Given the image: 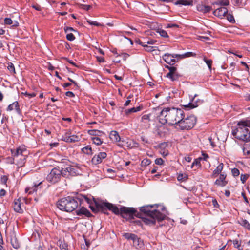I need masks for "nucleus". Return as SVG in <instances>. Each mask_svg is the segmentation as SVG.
Listing matches in <instances>:
<instances>
[{
    "instance_id": "28",
    "label": "nucleus",
    "mask_w": 250,
    "mask_h": 250,
    "mask_svg": "<svg viewBox=\"0 0 250 250\" xmlns=\"http://www.w3.org/2000/svg\"><path fill=\"white\" fill-rule=\"evenodd\" d=\"M82 151L83 153L86 154L87 155H90L92 154V148L89 146H86L83 147L82 149Z\"/></svg>"
},
{
    "instance_id": "14",
    "label": "nucleus",
    "mask_w": 250,
    "mask_h": 250,
    "mask_svg": "<svg viewBox=\"0 0 250 250\" xmlns=\"http://www.w3.org/2000/svg\"><path fill=\"white\" fill-rule=\"evenodd\" d=\"M228 13V9L224 7H219L213 11V14L219 18H223Z\"/></svg>"
},
{
    "instance_id": "19",
    "label": "nucleus",
    "mask_w": 250,
    "mask_h": 250,
    "mask_svg": "<svg viewBox=\"0 0 250 250\" xmlns=\"http://www.w3.org/2000/svg\"><path fill=\"white\" fill-rule=\"evenodd\" d=\"M14 109H15L17 112L19 113L21 111L20 109L19 108V103L17 101L14 102L12 104L9 105L8 107L7 108V111H11L13 110Z\"/></svg>"
},
{
    "instance_id": "7",
    "label": "nucleus",
    "mask_w": 250,
    "mask_h": 250,
    "mask_svg": "<svg viewBox=\"0 0 250 250\" xmlns=\"http://www.w3.org/2000/svg\"><path fill=\"white\" fill-rule=\"evenodd\" d=\"M61 178V169L59 167L54 168L47 175L46 180L52 183H56L60 181Z\"/></svg>"
},
{
    "instance_id": "23",
    "label": "nucleus",
    "mask_w": 250,
    "mask_h": 250,
    "mask_svg": "<svg viewBox=\"0 0 250 250\" xmlns=\"http://www.w3.org/2000/svg\"><path fill=\"white\" fill-rule=\"evenodd\" d=\"M242 149L245 155H249L250 154V140L245 143Z\"/></svg>"
},
{
    "instance_id": "4",
    "label": "nucleus",
    "mask_w": 250,
    "mask_h": 250,
    "mask_svg": "<svg viewBox=\"0 0 250 250\" xmlns=\"http://www.w3.org/2000/svg\"><path fill=\"white\" fill-rule=\"evenodd\" d=\"M232 135L237 139L247 141L250 138V120H242L237 124V127L232 130Z\"/></svg>"
},
{
    "instance_id": "41",
    "label": "nucleus",
    "mask_w": 250,
    "mask_h": 250,
    "mask_svg": "<svg viewBox=\"0 0 250 250\" xmlns=\"http://www.w3.org/2000/svg\"><path fill=\"white\" fill-rule=\"evenodd\" d=\"M151 163V160L148 159H144L141 162L142 166H146Z\"/></svg>"
},
{
    "instance_id": "40",
    "label": "nucleus",
    "mask_w": 250,
    "mask_h": 250,
    "mask_svg": "<svg viewBox=\"0 0 250 250\" xmlns=\"http://www.w3.org/2000/svg\"><path fill=\"white\" fill-rule=\"evenodd\" d=\"M66 39L70 41H73L75 39L74 35L72 33H66Z\"/></svg>"
},
{
    "instance_id": "24",
    "label": "nucleus",
    "mask_w": 250,
    "mask_h": 250,
    "mask_svg": "<svg viewBox=\"0 0 250 250\" xmlns=\"http://www.w3.org/2000/svg\"><path fill=\"white\" fill-rule=\"evenodd\" d=\"M66 170L69 174V176H75L78 173V169L73 166H68L66 167Z\"/></svg>"
},
{
    "instance_id": "58",
    "label": "nucleus",
    "mask_w": 250,
    "mask_h": 250,
    "mask_svg": "<svg viewBox=\"0 0 250 250\" xmlns=\"http://www.w3.org/2000/svg\"><path fill=\"white\" fill-rule=\"evenodd\" d=\"M32 7L35 9L37 11H41V7L39 5H33L32 6Z\"/></svg>"
},
{
    "instance_id": "46",
    "label": "nucleus",
    "mask_w": 250,
    "mask_h": 250,
    "mask_svg": "<svg viewBox=\"0 0 250 250\" xmlns=\"http://www.w3.org/2000/svg\"><path fill=\"white\" fill-rule=\"evenodd\" d=\"M143 46H144L145 48V50L146 51L152 52L153 50H154V49H153L154 47L149 46H148L146 44L143 45Z\"/></svg>"
},
{
    "instance_id": "62",
    "label": "nucleus",
    "mask_w": 250,
    "mask_h": 250,
    "mask_svg": "<svg viewBox=\"0 0 250 250\" xmlns=\"http://www.w3.org/2000/svg\"><path fill=\"white\" fill-rule=\"evenodd\" d=\"M91 7V6L89 5H84L83 6V8L84 9V10H88L90 9V8Z\"/></svg>"
},
{
    "instance_id": "6",
    "label": "nucleus",
    "mask_w": 250,
    "mask_h": 250,
    "mask_svg": "<svg viewBox=\"0 0 250 250\" xmlns=\"http://www.w3.org/2000/svg\"><path fill=\"white\" fill-rule=\"evenodd\" d=\"M196 123V118L194 115H190L186 118H184V115L178 123L175 128L177 129L189 130L192 128Z\"/></svg>"
},
{
    "instance_id": "64",
    "label": "nucleus",
    "mask_w": 250,
    "mask_h": 250,
    "mask_svg": "<svg viewBox=\"0 0 250 250\" xmlns=\"http://www.w3.org/2000/svg\"><path fill=\"white\" fill-rule=\"evenodd\" d=\"M185 160L188 162H190L191 161V158L189 156H186L185 157Z\"/></svg>"
},
{
    "instance_id": "37",
    "label": "nucleus",
    "mask_w": 250,
    "mask_h": 250,
    "mask_svg": "<svg viewBox=\"0 0 250 250\" xmlns=\"http://www.w3.org/2000/svg\"><path fill=\"white\" fill-rule=\"evenodd\" d=\"M61 176H62L63 177H67L69 176V174L66 170V167L64 168H62L61 169Z\"/></svg>"
},
{
    "instance_id": "47",
    "label": "nucleus",
    "mask_w": 250,
    "mask_h": 250,
    "mask_svg": "<svg viewBox=\"0 0 250 250\" xmlns=\"http://www.w3.org/2000/svg\"><path fill=\"white\" fill-rule=\"evenodd\" d=\"M141 242H142L140 238H139L137 236L136 240H135L134 239H133V243L134 245H138V246H139L140 245H141L142 244H141Z\"/></svg>"
},
{
    "instance_id": "38",
    "label": "nucleus",
    "mask_w": 250,
    "mask_h": 250,
    "mask_svg": "<svg viewBox=\"0 0 250 250\" xmlns=\"http://www.w3.org/2000/svg\"><path fill=\"white\" fill-rule=\"evenodd\" d=\"M157 32L162 36L163 37H168L167 34V32L163 30V29H158L157 31Z\"/></svg>"
},
{
    "instance_id": "55",
    "label": "nucleus",
    "mask_w": 250,
    "mask_h": 250,
    "mask_svg": "<svg viewBox=\"0 0 250 250\" xmlns=\"http://www.w3.org/2000/svg\"><path fill=\"white\" fill-rule=\"evenodd\" d=\"M150 115L148 114H145L143 115L142 117V120H149Z\"/></svg>"
},
{
    "instance_id": "32",
    "label": "nucleus",
    "mask_w": 250,
    "mask_h": 250,
    "mask_svg": "<svg viewBox=\"0 0 250 250\" xmlns=\"http://www.w3.org/2000/svg\"><path fill=\"white\" fill-rule=\"evenodd\" d=\"M11 243L13 247L16 249H18L20 247V244L17 240V239L14 238L11 239Z\"/></svg>"
},
{
    "instance_id": "33",
    "label": "nucleus",
    "mask_w": 250,
    "mask_h": 250,
    "mask_svg": "<svg viewBox=\"0 0 250 250\" xmlns=\"http://www.w3.org/2000/svg\"><path fill=\"white\" fill-rule=\"evenodd\" d=\"M7 69L11 74L15 73V69L14 64L11 62H8L7 63Z\"/></svg>"
},
{
    "instance_id": "54",
    "label": "nucleus",
    "mask_w": 250,
    "mask_h": 250,
    "mask_svg": "<svg viewBox=\"0 0 250 250\" xmlns=\"http://www.w3.org/2000/svg\"><path fill=\"white\" fill-rule=\"evenodd\" d=\"M247 179V176L245 175H241V181L242 183H244Z\"/></svg>"
},
{
    "instance_id": "44",
    "label": "nucleus",
    "mask_w": 250,
    "mask_h": 250,
    "mask_svg": "<svg viewBox=\"0 0 250 250\" xmlns=\"http://www.w3.org/2000/svg\"><path fill=\"white\" fill-rule=\"evenodd\" d=\"M87 21L90 25H95V26H99L101 25V24L100 23H99V22H98L97 21H91V20H87Z\"/></svg>"
},
{
    "instance_id": "2",
    "label": "nucleus",
    "mask_w": 250,
    "mask_h": 250,
    "mask_svg": "<svg viewBox=\"0 0 250 250\" xmlns=\"http://www.w3.org/2000/svg\"><path fill=\"white\" fill-rule=\"evenodd\" d=\"M184 112L181 109L167 108L163 109L159 116V122L163 125L168 124L177 126L178 123L182 119Z\"/></svg>"
},
{
    "instance_id": "3",
    "label": "nucleus",
    "mask_w": 250,
    "mask_h": 250,
    "mask_svg": "<svg viewBox=\"0 0 250 250\" xmlns=\"http://www.w3.org/2000/svg\"><path fill=\"white\" fill-rule=\"evenodd\" d=\"M95 204L98 210L101 209L104 211L105 208H107L115 214H120L122 217L126 219H132L136 212L134 208L122 207L119 209L117 206L108 202H95Z\"/></svg>"
},
{
    "instance_id": "51",
    "label": "nucleus",
    "mask_w": 250,
    "mask_h": 250,
    "mask_svg": "<svg viewBox=\"0 0 250 250\" xmlns=\"http://www.w3.org/2000/svg\"><path fill=\"white\" fill-rule=\"evenodd\" d=\"M163 160L161 158H157L155 161V164L159 165H162L163 164Z\"/></svg>"
},
{
    "instance_id": "56",
    "label": "nucleus",
    "mask_w": 250,
    "mask_h": 250,
    "mask_svg": "<svg viewBox=\"0 0 250 250\" xmlns=\"http://www.w3.org/2000/svg\"><path fill=\"white\" fill-rule=\"evenodd\" d=\"M66 96L69 97H74V94L71 91H67L65 93Z\"/></svg>"
},
{
    "instance_id": "11",
    "label": "nucleus",
    "mask_w": 250,
    "mask_h": 250,
    "mask_svg": "<svg viewBox=\"0 0 250 250\" xmlns=\"http://www.w3.org/2000/svg\"><path fill=\"white\" fill-rule=\"evenodd\" d=\"M196 96V95H195L194 97L192 98L191 100L188 104L183 105V106L186 108L192 109L202 104L203 102V100L200 99H195Z\"/></svg>"
},
{
    "instance_id": "29",
    "label": "nucleus",
    "mask_w": 250,
    "mask_h": 250,
    "mask_svg": "<svg viewBox=\"0 0 250 250\" xmlns=\"http://www.w3.org/2000/svg\"><path fill=\"white\" fill-rule=\"evenodd\" d=\"M124 236L128 240H133L134 239L135 240H136L137 239V235L134 234L132 233H126L124 234Z\"/></svg>"
},
{
    "instance_id": "26",
    "label": "nucleus",
    "mask_w": 250,
    "mask_h": 250,
    "mask_svg": "<svg viewBox=\"0 0 250 250\" xmlns=\"http://www.w3.org/2000/svg\"><path fill=\"white\" fill-rule=\"evenodd\" d=\"M239 223L246 228L247 230L250 231V224L246 219H241L238 221Z\"/></svg>"
},
{
    "instance_id": "49",
    "label": "nucleus",
    "mask_w": 250,
    "mask_h": 250,
    "mask_svg": "<svg viewBox=\"0 0 250 250\" xmlns=\"http://www.w3.org/2000/svg\"><path fill=\"white\" fill-rule=\"evenodd\" d=\"M4 23L6 24L11 25L13 24V21L10 18H6L4 19Z\"/></svg>"
},
{
    "instance_id": "60",
    "label": "nucleus",
    "mask_w": 250,
    "mask_h": 250,
    "mask_svg": "<svg viewBox=\"0 0 250 250\" xmlns=\"http://www.w3.org/2000/svg\"><path fill=\"white\" fill-rule=\"evenodd\" d=\"M6 194V191L5 190L2 189L0 190V197L4 196Z\"/></svg>"
},
{
    "instance_id": "50",
    "label": "nucleus",
    "mask_w": 250,
    "mask_h": 250,
    "mask_svg": "<svg viewBox=\"0 0 250 250\" xmlns=\"http://www.w3.org/2000/svg\"><path fill=\"white\" fill-rule=\"evenodd\" d=\"M231 171L234 176H237L239 175V170L237 168H233Z\"/></svg>"
},
{
    "instance_id": "59",
    "label": "nucleus",
    "mask_w": 250,
    "mask_h": 250,
    "mask_svg": "<svg viewBox=\"0 0 250 250\" xmlns=\"http://www.w3.org/2000/svg\"><path fill=\"white\" fill-rule=\"evenodd\" d=\"M212 204L215 208H217L219 206L217 201L215 199L212 200Z\"/></svg>"
},
{
    "instance_id": "52",
    "label": "nucleus",
    "mask_w": 250,
    "mask_h": 250,
    "mask_svg": "<svg viewBox=\"0 0 250 250\" xmlns=\"http://www.w3.org/2000/svg\"><path fill=\"white\" fill-rule=\"evenodd\" d=\"M22 94L29 98H32L36 96V94L34 93H28L26 92L25 93H22Z\"/></svg>"
},
{
    "instance_id": "1",
    "label": "nucleus",
    "mask_w": 250,
    "mask_h": 250,
    "mask_svg": "<svg viewBox=\"0 0 250 250\" xmlns=\"http://www.w3.org/2000/svg\"><path fill=\"white\" fill-rule=\"evenodd\" d=\"M158 208L163 211L165 209L163 206L156 204L147 205L140 208V211L145 215L144 217H142V220L145 224L152 226L155 224L156 220L160 221L165 218L166 215L164 213L160 212Z\"/></svg>"
},
{
    "instance_id": "34",
    "label": "nucleus",
    "mask_w": 250,
    "mask_h": 250,
    "mask_svg": "<svg viewBox=\"0 0 250 250\" xmlns=\"http://www.w3.org/2000/svg\"><path fill=\"white\" fill-rule=\"evenodd\" d=\"M232 1L237 6L244 5L247 0H232Z\"/></svg>"
},
{
    "instance_id": "18",
    "label": "nucleus",
    "mask_w": 250,
    "mask_h": 250,
    "mask_svg": "<svg viewBox=\"0 0 250 250\" xmlns=\"http://www.w3.org/2000/svg\"><path fill=\"white\" fill-rule=\"evenodd\" d=\"M21 201L20 199H18L14 200L13 208L16 212L19 213H22L23 212V210L21 208Z\"/></svg>"
},
{
    "instance_id": "22",
    "label": "nucleus",
    "mask_w": 250,
    "mask_h": 250,
    "mask_svg": "<svg viewBox=\"0 0 250 250\" xmlns=\"http://www.w3.org/2000/svg\"><path fill=\"white\" fill-rule=\"evenodd\" d=\"M223 164L222 163H220L219 165L213 171L212 176L213 177H216L219 174L221 173V171L223 170Z\"/></svg>"
},
{
    "instance_id": "45",
    "label": "nucleus",
    "mask_w": 250,
    "mask_h": 250,
    "mask_svg": "<svg viewBox=\"0 0 250 250\" xmlns=\"http://www.w3.org/2000/svg\"><path fill=\"white\" fill-rule=\"evenodd\" d=\"M61 250H67V245L65 242H61L60 244Z\"/></svg>"
},
{
    "instance_id": "57",
    "label": "nucleus",
    "mask_w": 250,
    "mask_h": 250,
    "mask_svg": "<svg viewBox=\"0 0 250 250\" xmlns=\"http://www.w3.org/2000/svg\"><path fill=\"white\" fill-rule=\"evenodd\" d=\"M141 140L144 143H148V139L146 137H145L144 136H142L141 137Z\"/></svg>"
},
{
    "instance_id": "39",
    "label": "nucleus",
    "mask_w": 250,
    "mask_h": 250,
    "mask_svg": "<svg viewBox=\"0 0 250 250\" xmlns=\"http://www.w3.org/2000/svg\"><path fill=\"white\" fill-rule=\"evenodd\" d=\"M188 177L187 175L183 174H179L177 177V180L179 181H183L187 179Z\"/></svg>"
},
{
    "instance_id": "8",
    "label": "nucleus",
    "mask_w": 250,
    "mask_h": 250,
    "mask_svg": "<svg viewBox=\"0 0 250 250\" xmlns=\"http://www.w3.org/2000/svg\"><path fill=\"white\" fill-rule=\"evenodd\" d=\"M176 58L177 59H179V54H165L163 56L164 60L169 64H174L177 61Z\"/></svg>"
},
{
    "instance_id": "16",
    "label": "nucleus",
    "mask_w": 250,
    "mask_h": 250,
    "mask_svg": "<svg viewBox=\"0 0 250 250\" xmlns=\"http://www.w3.org/2000/svg\"><path fill=\"white\" fill-rule=\"evenodd\" d=\"M169 72L167 74V77L172 81L176 80L178 78V74L176 72V68L175 67L171 66L168 68Z\"/></svg>"
},
{
    "instance_id": "21",
    "label": "nucleus",
    "mask_w": 250,
    "mask_h": 250,
    "mask_svg": "<svg viewBox=\"0 0 250 250\" xmlns=\"http://www.w3.org/2000/svg\"><path fill=\"white\" fill-rule=\"evenodd\" d=\"M193 3L192 0H179L175 2V5H192Z\"/></svg>"
},
{
    "instance_id": "10",
    "label": "nucleus",
    "mask_w": 250,
    "mask_h": 250,
    "mask_svg": "<svg viewBox=\"0 0 250 250\" xmlns=\"http://www.w3.org/2000/svg\"><path fill=\"white\" fill-rule=\"evenodd\" d=\"M13 159H17L19 157H26V149L24 146H20L16 151L11 150Z\"/></svg>"
},
{
    "instance_id": "25",
    "label": "nucleus",
    "mask_w": 250,
    "mask_h": 250,
    "mask_svg": "<svg viewBox=\"0 0 250 250\" xmlns=\"http://www.w3.org/2000/svg\"><path fill=\"white\" fill-rule=\"evenodd\" d=\"M14 161L16 162L17 165L19 167H22L26 160V157H19L17 159H13Z\"/></svg>"
},
{
    "instance_id": "5",
    "label": "nucleus",
    "mask_w": 250,
    "mask_h": 250,
    "mask_svg": "<svg viewBox=\"0 0 250 250\" xmlns=\"http://www.w3.org/2000/svg\"><path fill=\"white\" fill-rule=\"evenodd\" d=\"M57 205L60 210L67 212H71L78 208L79 203L77 199L68 196L59 200L57 202Z\"/></svg>"
},
{
    "instance_id": "43",
    "label": "nucleus",
    "mask_w": 250,
    "mask_h": 250,
    "mask_svg": "<svg viewBox=\"0 0 250 250\" xmlns=\"http://www.w3.org/2000/svg\"><path fill=\"white\" fill-rule=\"evenodd\" d=\"M214 4H220L221 5L227 6L229 4V1L228 0H223L219 3L215 2Z\"/></svg>"
},
{
    "instance_id": "20",
    "label": "nucleus",
    "mask_w": 250,
    "mask_h": 250,
    "mask_svg": "<svg viewBox=\"0 0 250 250\" xmlns=\"http://www.w3.org/2000/svg\"><path fill=\"white\" fill-rule=\"evenodd\" d=\"M78 215H84L86 216H89L91 214L90 212L86 208L82 207L79 209L76 210Z\"/></svg>"
},
{
    "instance_id": "61",
    "label": "nucleus",
    "mask_w": 250,
    "mask_h": 250,
    "mask_svg": "<svg viewBox=\"0 0 250 250\" xmlns=\"http://www.w3.org/2000/svg\"><path fill=\"white\" fill-rule=\"evenodd\" d=\"M156 42V40H151L147 42V43L148 44H154Z\"/></svg>"
},
{
    "instance_id": "36",
    "label": "nucleus",
    "mask_w": 250,
    "mask_h": 250,
    "mask_svg": "<svg viewBox=\"0 0 250 250\" xmlns=\"http://www.w3.org/2000/svg\"><path fill=\"white\" fill-rule=\"evenodd\" d=\"M233 246L235 248L240 250L241 242L238 239H235L232 241Z\"/></svg>"
},
{
    "instance_id": "42",
    "label": "nucleus",
    "mask_w": 250,
    "mask_h": 250,
    "mask_svg": "<svg viewBox=\"0 0 250 250\" xmlns=\"http://www.w3.org/2000/svg\"><path fill=\"white\" fill-rule=\"evenodd\" d=\"M204 61L208 65V67L209 69H211V64L212 63V61L211 60H208L206 58H204Z\"/></svg>"
},
{
    "instance_id": "53",
    "label": "nucleus",
    "mask_w": 250,
    "mask_h": 250,
    "mask_svg": "<svg viewBox=\"0 0 250 250\" xmlns=\"http://www.w3.org/2000/svg\"><path fill=\"white\" fill-rule=\"evenodd\" d=\"M125 112L126 114H129L130 113L135 112V107H133V108L125 110Z\"/></svg>"
},
{
    "instance_id": "30",
    "label": "nucleus",
    "mask_w": 250,
    "mask_h": 250,
    "mask_svg": "<svg viewBox=\"0 0 250 250\" xmlns=\"http://www.w3.org/2000/svg\"><path fill=\"white\" fill-rule=\"evenodd\" d=\"M196 54L195 53L192 52H188L185 54L179 55V59L180 58H184L187 57H195L196 56Z\"/></svg>"
},
{
    "instance_id": "9",
    "label": "nucleus",
    "mask_w": 250,
    "mask_h": 250,
    "mask_svg": "<svg viewBox=\"0 0 250 250\" xmlns=\"http://www.w3.org/2000/svg\"><path fill=\"white\" fill-rule=\"evenodd\" d=\"M80 139V138L79 136L71 135L70 132L68 131L66 132L65 134L63 136L62 140L66 142L69 143H72L79 141Z\"/></svg>"
},
{
    "instance_id": "63",
    "label": "nucleus",
    "mask_w": 250,
    "mask_h": 250,
    "mask_svg": "<svg viewBox=\"0 0 250 250\" xmlns=\"http://www.w3.org/2000/svg\"><path fill=\"white\" fill-rule=\"evenodd\" d=\"M202 156H203V157H201V158H202V159H203L204 160H205V161H206L207 158H208V154H205V153H203Z\"/></svg>"
},
{
    "instance_id": "27",
    "label": "nucleus",
    "mask_w": 250,
    "mask_h": 250,
    "mask_svg": "<svg viewBox=\"0 0 250 250\" xmlns=\"http://www.w3.org/2000/svg\"><path fill=\"white\" fill-rule=\"evenodd\" d=\"M202 160L201 157H199L197 159H195L193 162L192 163L191 166L190 167L191 168H194V167L198 168L201 167L200 161Z\"/></svg>"
},
{
    "instance_id": "13",
    "label": "nucleus",
    "mask_w": 250,
    "mask_h": 250,
    "mask_svg": "<svg viewBox=\"0 0 250 250\" xmlns=\"http://www.w3.org/2000/svg\"><path fill=\"white\" fill-rule=\"evenodd\" d=\"M109 136L111 140L113 141L116 142H121V144H119V146H123L124 145V142L121 140V138L117 131L115 130L111 131L110 133Z\"/></svg>"
},
{
    "instance_id": "35",
    "label": "nucleus",
    "mask_w": 250,
    "mask_h": 250,
    "mask_svg": "<svg viewBox=\"0 0 250 250\" xmlns=\"http://www.w3.org/2000/svg\"><path fill=\"white\" fill-rule=\"evenodd\" d=\"M89 133L91 135L95 136H98L100 135L101 134L103 133L102 132H101L99 130H91L89 131Z\"/></svg>"
},
{
    "instance_id": "31",
    "label": "nucleus",
    "mask_w": 250,
    "mask_h": 250,
    "mask_svg": "<svg viewBox=\"0 0 250 250\" xmlns=\"http://www.w3.org/2000/svg\"><path fill=\"white\" fill-rule=\"evenodd\" d=\"M92 140L93 143L97 146L101 145L103 143V141L101 140V139L98 136H94L92 137Z\"/></svg>"
},
{
    "instance_id": "15",
    "label": "nucleus",
    "mask_w": 250,
    "mask_h": 250,
    "mask_svg": "<svg viewBox=\"0 0 250 250\" xmlns=\"http://www.w3.org/2000/svg\"><path fill=\"white\" fill-rule=\"evenodd\" d=\"M226 175L224 173H221L219 178L214 182V184L219 187L225 186L228 182L226 180Z\"/></svg>"
},
{
    "instance_id": "48",
    "label": "nucleus",
    "mask_w": 250,
    "mask_h": 250,
    "mask_svg": "<svg viewBox=\"0 0 250 250\" xmlns=\"http://www.w3.org/2000/svg\"><path fill=\"white\" fill-rule=\"evenodd\" d=\"M65 33H70L71 31L76 32V31L72 27H65L64 28Z\"/></svg>"
},
{
    "instance_id": "12",
    "label": "nucleus",
    "mask_w": 250,
    "mask_h": 250,
    "mask_svg": "<svg viewBox=\"0 0 250 250\" xmlns=\"http://www.w3.org/2000/svg\"><path fill=\"white\" fill-rule=\"evenodd\" d=\"M107 156L105 152H102L99 153L97 155H95L92 159V163L94 165H98L100 164L103 159H105Z\"/></svg>"
},
{
    "instance_id": "17",
    "label": "nucleus",
    "mask_w": 250,
    "mask_h": 250,
    "mask_svg": "<svg viewBox=\"0 0 250 250\" xmlns=\"http://www.w3.org/2000/svg\"><path fill=\"white\" fill-rule=\"evenodd\" d=\"M211 7L209 6L205 5L203 4H199L197 6V9L198 11L203 13H207L211 10Z\"/></svg>"
}]
</instances>
